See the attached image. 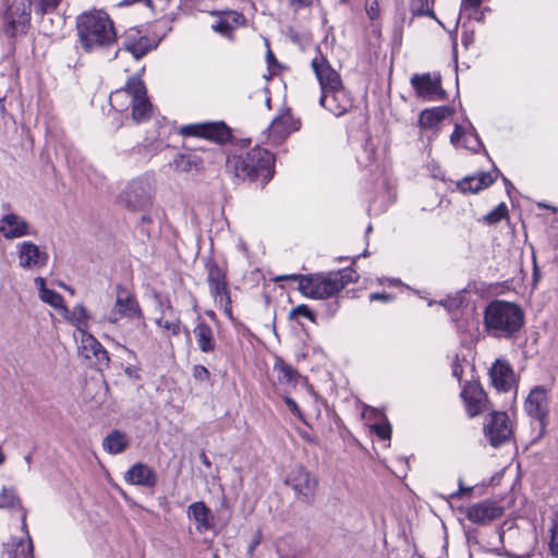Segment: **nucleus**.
<instances>
[{"instance_id": "nucleus-13", "label": "nucleus", "mask_w": 558, "mask_h": 558, "mask_svg": "<svg viewBox=\"0 0 558 558\" xmlns=\"http://www.w3.org/2000/svg\"><path fill=\"white\" fill-rule=\"evenodd\" d=\"M484 432L489 444L495 448L508 441L512 434L508 415L505 412L492 413Z\"/></svg>"}, {"instance_id": "nucleus-36", "label": "nucleus", "mask_w": 558, "mask_h": 558, "mask_svg": "<svg viewBox=\"0 0 558 558\" xmlns=\"http://www.w3.org/2000/svg\"><path fill=\"white\" fill-rule=\"evenodd\" d=\"M12 558H34L33 556V543L31 537L27 535V539H20L15 544V548L12 553Z\"/></svg>"}, {"instance_id": "nucleus-50", "label": "nucleus", "mask_w": 558, "mask_h": 558, "mask_svg": "<svg viewBox=\"0 0 558 558\" xmlns=\"http://www.w3.org/2000/svg\"><path fill=\"white\" fill-rule=\"evenodd\" d=\"M293 11H298L302 8H306L312 4L313 0H287Z\"/></svg>"}, {"instance_id": "nucleus-11", "label": "nucleus", "mask_w": 558, "mask_h": 558, "mask_svg": "<svg viewBox=\"0 0 558 558\" xmlns=\"http://www.w3.org/2000/svg\"><path fill=\"white\" fill-rule=\"evenodd\" d=\"M180 134L198 136L219 144H225L231 138V130L223 122L186 124L181 126Z\"/></svg>"}, {"instance_id": "nucleus-59", "label": "nucleus", "mask_w": 558, "mask_h": 558, "mask_svg": "<svg viewBox=\"0 0 558 558\" xmlns=\"http://www.w3.org/2000/svg\"><path fill=\"white\" fill-rule=\"evenodd\" d=\"M463 490H464V489H463L462 487H460V489H459L458 492L453 493V494L451 495V497H453V498H454V497H459Z\"/></svg>"}, {"instance_id": "nucleus-55", "label": "nucleus", "mask_w": 558, "mask_h": 558, "mask_svg": "<svg viewBox=\"0 0 558 558\" xmlns=\"http://www.w3.org/2000/svg\"><path fill=\"white\" fill-rule=\"evenodd\" d=\"M201 460L207 468L210 466V461L208 460L207 456L204 452L201 454Z\"/></svg>"}, {"instance_id": "nucleus-53", "label": "nucleus", "mask_w": 558, "mask_h": 558, "mask_svg": "<svg viewBox=\"0 0 558 558\" xmlns=\"http://www.w3.org/2000/svg\"><path fill=\"white\" fill-rule=\"evenodd\" d=\"M35 284H36V287H37V288H38V290H39V295H41V294H43V291H44V290H47L46 284H45V280H44V278H41V277H37V278L35 279Z\"/></svg>"}, {"instance_id": "nucleus-17", "label": "nucleus", "mask_w": 558, "mask_h": 558, "mask_svg": "<svg viewBox=\"0 0 558 558\" xmlns=\"http://www.w3.org/2000/svg\"><path fill=\"white\" fill-rule=\"evenodd\" d=\"M502 513L504 509L490 500L473 504L465 510L468 520L480 525L488 524L489 522L500 518Z\"/></svg>"}, {"instance_id": "nucleus-20", "label": "nucleus", "mask_w": 558, "mask_h": 558, "mask_svg": "<svg viewBox=\"0 0 558 558\" xmlns=\"http://www.w3.org/2000/svg\"><path fill=\"white\" fill-rule=\"evenodd\" d=\"M411 85L418 97L436 100L444 95L439 78H433L430 74L413 75Z\"/></svg>"}, {"instance_id": "nucleus-21", "label": "nucleus", "mask_w": 558, "mask_h": 558, "mask_svg": "<svg viewBox=\"0 0 558 558\" xmlns=\"http://www.w3.org/2000/svg\"><path fill=\"white\" fill-rule=\"evenodd\" d=\"M461 397L465 402L469 415L472 417L482 413L486 408V393L483 388L475 383L468 384L463 388Z\"/></svg>"}, {"instance_id": "nucleus-18", "label": "nucleus", "mask_w": 558, "mask_h": 558, "mask_svg": "<svg viewBox=\"0 0 558 558\" xmlns=\"http://www.w3.org/2000/svg\"><path fill=\"white\" fill-rule=\"evenodd\" d=\"M0 233L7 240L20 239L32 234L27 220L14 213H8L1 217Z\"/></svg>"}, {"instance_id": "nucleus-27", "label": "nucleus", "mask_w": 558, "mask_h": 558, "mask_svg": "<svg viewBox=\"0 0 558 558\" xmlns=\"http://www.w3.org/2000/svg\"><path fill=\"white\" fill-rule=\"evenodd\" d=\"M196 343L203 353H211L216 349V340L211 327L199 322L193 330Z\"/></svg>"}, {"instance_id": "nucleus-23", "label": "nucleus", "mask_w": 558, "mask_h": 558, "mask_svg": "<svg viewBox=\"0 0 558 558\" xmlns=\"http://www.w3.org/2000/svg\"><path fill=\"white\" fill-rule=\"evenodd\" d=\"M296 129L292 116L289 112H284L276 117L270 123L267 130L268 140L271 144L279 145Z\"/></svg>"}, {"instance_id": "nucleus-39", "label": "nucleus", "mask_w": 558, "mask_h": 558, "mask_svg": "<svg viewBox=\"0 0 558 558\" xmlns=\"http://www.w3.org/2000/svg\"><path fill=\"white\" fill-rule=\"evenodd\" d=\"M410 9L414 15H428L435 17L434 12L429 9L428 0H412Z\"/></svg>"}, {"instance_id": "nucleus-42", "label": "nucleus", "mask_w": 558, "mask_h": 558, "mask_svg": "<svg viewBox=\"0 0 558 558\" xmlns=\"http://www.w3.org/2000/svg\"><path fill=\"white\" fill-rule=\"evenodd\" d=\"M213 29L216 32V33H219L221 35H225V36H228L231 34V32L233 31V25L230 23V21L228 19H226V16L221 20H219L218 22H216L214 25H213Z\"/></svg>"}, {"instance_id": "nucleus-61", "label": "nucleus", "mask_w": 558, "mask_h": 558, "mask_svg": "<svg viewBox=\"0 0 558 558\" xmlns=\"http://www.w3.org/2000/svg\"><path fill=\"white\" fill-rule=\"evenodd\" d=\"M400 281L399 280H392L391 283L392 284H398Z\"/></svg>"}, {"instance_id": "nucleus-43", "label": "nucleus", "mask_w": 558, "mask_h": 558, "mask_svg": "<svg viewBox=\"0 0 558 558\" xmlns=\"http://www.w3.org/2000/svg\"><path fill=\"white\" fill-rule=\"evenodd\" d=\"M125 50L129 51L130 53H132V56L135 59L142 58L148 51V49L145 46H143L142 43H138V44L126 43Z\"/></svg>"}, {"instance_id": "nucleus-57", "label": "nucleus", "mask_w": 558, "mask_h": 558, "mask_svg": "<svg viewBox=\"0 0 558 558\" xmlns=\"http://www.w3.org/2000/svg\"><path fill=\"white\" fill-rule=\"evenodd\" d=\"M118 345H119L122 350H124V351H125L130 356L135 357V353H134V351L129 350L126 347H124V345H120L119 343H118Z\"/></svg>"}, {"instance_id": "nucleus-15", "label": "nucleus", "mask_w": 558, "mask_h": 558, "mask_svg": "<svg viewBox=\"0 0 558 558\" xmlns=\"http://www.w3.org/2000/svg\"><path fill=\"white\" fill-rule=\"evenodd\" d=\"M19 265L24 269H39L47 265L49 255L32 241H23L17 244Z\"/></svg>"}, {"instance_id": "nucleus-8", "label": "nucleus", "mask_w": 558, "mask_h": 558, "mask_svg": "<svg viewBox=\"0 0 558 558\" xmlns=\"http://www.w3.org/2000/svg\"><path fill=\"white\" fill-rule=\"evenodd\" d=\"M122 318L142 319L143 313L134 294L126 288L118 286L116 301L107 319L111 324H117Z\"/></svg>"}, {"instance_id": "nucleus-49", "label": "nucleus", "mask_w": 558, "mask_h": 558, "mask_svg": "<svg viewBox=\"0 0 558 558\" xmlns=\"http://www.w3.org/2000/svg\"><path fill=\"white\" fill-rule=\"evenodd\" d=\"M284 402L293 414H295L299 418L303 420L302 412L296 402L292 398L286 397Z\"/></svg>"}, {"instance_id": "nucleus-45", "label": "nucleus", "mask_w": 558, "mask_h": 558, "mask_svg": "<svg viewBox=\"0 0 558 558\" xmlns=\"http://www.w3.org/2000/svg\"><path fill=\"white\" fill-rule=\"evenodd\" d=\"M549 547L551 554L558 557V523H556L551 530Z\"/></svg>"}, {"instance_id": "nucleus-2", "label": "nucleus", "mask_w": 558, "mask_h": 558, "mask_svg": "<svg viewBox=\"0 0 558 558\" xmlns=\"http://www.w3.org/2000/svg\"><path fill=\"white\" fill-rule=\"evenodd\" d=\"M311 65L322 88L320 106L336 117L347 113L352 107V99L344 89L340 75L322 54L313 58Z\"/></svg>"}, {"instance_id": "nucleus-34", "label": "nucleus", "mask_w": 558, "mask_h": 558, "mask_svg": "<svg viewBox=\"0 0 558 558\" xmlns=\"http://www.w3.org/2000/svg\"><path fill=\"white\" fill-rule=\"evenodd\" d=\"M21 507L20 498L12 487H3L0 492V508L2 509H16Z\"/></svg>"}, {"instance_id": "nucleus-47", "label": "nucleus", "mask_w": 558, "mask_h": 558, "mask_svg": "<svg viewBox=\"0 0 558 558\" xmlns=\"http://www.w3.org/2000/svg\"><path fill=\"white\" fill-rule=\"evenodd\" d=\"M226 19L230 21V23L233 25V29L244 23V16L235 11H230L227 13Z\"/></svg>"}, {"instance_id": "nucleus-37", "label": "nucleus", "mask_w": 558, "mask_h": 558, "mask_svg": "<svg viewBox=\"0 0 558 558\" xmlns=\"http://www.w3.org/2000/svg\"><path fill=\"white\" fill-rule=\"evenodd\" d=\"M508 214V208L505 203H500L496 208L483 217V221L487 225H496Z\"/></svg>"}, {"instance_id": "nucleus-9", "label": "nucleus", "mask_w": 558, "mask_h": 558, "mask_svg": "<svg viewBox=\"0 0 558 558\" xmlns=\"http://www.w3.org/2000/svg\"><path fill=\"white\" fill-rule=\"evenodd\" d=\"M130 88L132 92L129 98L128 110L131 109L132 119L136 123L149 120L153 113V105L148 99L144 82L137 76H132Z\"/></svg>"}, {"instance_id": "nucleus-3", "label": "nucleus", "mask_w": 558, "mask_h": 558, "mask_svg": "<svg viewBox=\"0 0 558 558\" xmlns=\"http://www.w3.org/2000/svg\"><path fill=\"white\" fill-rule=\"evenodd\" d=\"M76 28L82 48L92 52L116 43L112 21L104 11L85 12L77 17Z\"/></svg>"}, {"instance_id": "nucleus-33", "label": "nucleus", "mask_w": 558, "mask_h": 558, "mask_svg": "<svg viewBox=\"0 0 558 558\" xmlns=\"http://www.w3.org/2000/svg\"><path fill=\"white\" fill-rule=\"evenodd\" d=\"M130 86H131V77L128 80L124 87L119 88L110 94L109 101H110L111 107L114 110H117L119 112L128 111L129 98H130L131 92H132Z\"/></svg>"}, {"instance_id": "nucleus-46", "label": "nucleus", "mask_w": 558, "mask_h": 558, "mask_svg": "<svg viewBox=\"0 0 558 558\" xmlns=\"http://www.w3.org/2000/svg\"><path fill=\"white\" fill-rule=\"evenodd\" d=\"M366 13L371 20L379 16V5L377 0H372L366 3Z\"/></svg>"}, {"instance_id": "nucleus-25", "label": "nucleus", "mask_w": 558, "mask_h": 558, "mask_svg": "<svg viewBox=\"0 0 558 558\" xmlns=\"http://www.w3.org/2000/svg\"><path fill=\"white\" fill-rule=\"evenodd\" d=\"M498 170L493 172H481L477 175L468 177L458 183V189L462 193H477L492 185L497 179Z\"/></svg>"}, {"instance_id": "nucleus-35", "label": "nucleus", "mask_w": 558, "mask_h": 558, "mask_svg": "<svg viewBox=\"0 0 558 558\" xmlns=\"http://www.w3.org/2000/svg\"><path fill=\"white\" fill-rule=\"evenodd\" d=\"M34 8L36 15L43 16L44 14L51 13L60 3L61 0H29Z\"/></svg>"}, {"instance_id": "nucleus-54", "label": "nucleus", "mask_w": 558, "mask_h": 558, "mask_svg": "<svg viewBox=\"0 0 558 558\" xmlns=\"http://www.w3.org/2000/svg\"><path fill=\"white\" fill-rule=\"evenodd\" d=\"M481 4V0H463V5L465 8L475 9Z\"/></svg>"}, {"instance_id": "nucleus-41", "label": "nucleus", "mask_w": 558, "mask_h": 558, "mask_svg": "<svg viewBox=\"0 0 558 558\" xmlns=\"http://www.w3.org/2000/svg\"><path fill=\"white\" fill-rule=\"evenodd\" d=\"M157 325L168 331L171 332V335H179L180 331H181V323L179 319H174V320H162V319H158L157 322Z\"/></svg>"}, {"instance_id": "nucleus-19", "label": "nucleus", "mask_w": 558, "mask_h": 558, "mask_svg": "<svg viewBox=\"0 0 558 558\" xmlns=\"http://www.w3.org/2000/svg\"><path fill=\"white\" fill-rule=\"evenodd\" d=\"M493 386L502 392L511 390L515 386L513 369L508 361L497 359L489 369Z\"/></svg>"}, {"instance_id": "nucleus-24", "label": "nucleus", "mask_w": 558, "mask_h": 558, "mask_svg": "<svg viewBox=\"0 0 558 558\" xmlns=\"http://www.w3.org/2000/svg\"><path fill=\"white\" fill-rule=\"evenodd\" d=\"M124 480L132 485L153 487L156 485L157 476L148 465L136 463L125 473Z\"/></svg>"}, {"instance_id": "nucleus-6", "label": "nucleus", "mask_w": 558, "mask_h": 558, "mask_svg": "<svg viewBox=\"0 0 558 558\" xmlns=\"http://www.w3.org/2000/svg\"><path fill=\"white\" fill-rule=\"evenodd\" d=\"M155 177L144 173L128 183L120 195V202L131 210H146L153 205Z\"/></svg>"}, {"instance_id": "nucleus-58", "label": "nucleus", "mask_w": 558, "mask_h": 558, "mask_svg": "<svg viewBox=\"0 0 558 558\" xmlns=\"http://www.w3.org/2000/svg\"><path fill=\"white\" fill-rule=\"evenodd\" d=\"M124 372H125V374H128L129 376H132V375H133V372H134V368H133L132 366H128V367L125 368V371H124Z\"/></svg>"}, {"instance_id": "nucleus-52", "label": "nucleus", "mask_w": 558, "mask_h": 558, "mask_svg": "<svg viewBox=\"0 0 558 558\" xmlns=\"http://www.w3.org/2000/svg\"><path fill=\"white\" fill-rule=\"evenodd\" d=\"M260 534H256L254 539L252 541V543L250 544L248 546V555H253V553L255 551L256 547L259 545L260 543Z\"/></svg>"}, {"instance_id": "nucleus-29", "label": "nucleus", "mask_w": 558, "mask_h": 558, "mask_svg": "<svg viewBox=\"0 0 558 558\" xmlns=\"http://www.w3.org/2000/svg\"><path fill=\"white\" fill-rule=\"evenodd\" d=\"M130 445V439L126 434L113 430L102 440L104 449L110 454H119L123 452Z\"/></svg>"}, {"instance_id": "nucleus-44", "label": "nucleus", "mask_w": 558, "mask_h": 558, "mask_svg": "<svg viewBox=\"0 0 558 558\" xmlns=\"http://www.w3.org/2000/svg\"><path fill=\"white\" fill-rule=\"evenodd\" d=\"M193 377L198 381H207L210 378V373L205 366L195 365L193 367Z\"/></svg>"}, {"instance_id": "nucleus-26", "label": "nucleus", "mask_w": 558, "mask_h": 558, "mask_svg": "<svg viewBox=\"0 0 558 558\" xmlns=\"http://www.w3.org/2000/svg\"><path fill=\"white\" fill-rule=\"evenodd\" d=\"M453 109L449 106H439L432 109H425L421 112L418 124L424 129L437 126L444 119L450 117Z\"/></svg>"}, {"instance_id": "nucleus-31", "label": "nucleus", "mask_w": 558, "mask_h": 558, "mask_svg": "<svg viewBox=\"0 0 558 558\" xmlns=\"http://www.w3.org/2000/svg\"><path fill=\"white\" fill-rule=\"evenodd\" d=\"M274 369L278 373L277 379L281 385L295 386L300 379L299 372L287 364L282 359L276 360Z\"/></svg>"}, {"instance_id": "nucleus-7", "label": "nucleus", "mask_w": 558, "mask_h": 558, "mask_svg": "<svg viewBox=\"0 0 558 558\" xmlns=\"http://www.w3.org/2000/svg\"><path fill=\"white\" fill-rule=\"evenodd\" d=\"M284 484L291 487L296 499L302 502L312 504L316 496L318 478L305 466L295 465L287 474Z\"/></svg>"}, {"instance_id": "nucleus-56", "label": "nucleus", "mask_w": 558, "mask_h": 558, "mask_svg": "<svg viewBox=\"0 0 558 558\" xmlns=\"http://www.w3.org/2000/svg\"><path fill=\"white\" fill-rule=\"evenodd\" d=\"M506 556L508 558H529L530 557L529 555H515V554H510V553H506Z\"/></svg>"}, {"instance_id": "nucleus-28", "label": "nucleus", "mask_w": 558, "mask_h": 558, "mask_svg": "<svg viewBox=\"0 0 558 558\" xmlns=\"http://www.w3.org/2000/svg\"><path fill=\"white\" fill-rule=\"evenodd\" d=\"M62 310L64 312L65 319L75 326L76 331L74 333L80 335L87 331L90 315L84 305L77 304L71 311L66 307H63Z\"/></svg>"}, {"instance_id": "nucleus-12", "label": "nucleus", "mask_w": 558, "mask_h": 558, "mask_svg": "<svg viewBox=\"0 0 558 558\" xmlns=\"http://www.w3.org/2000/svg\"><path fill=\"white\" fill-rule=\"evenodd\" d=\"M524 408L529 416L539 422L541 434H544L549 414L548 390L544 386L534 387L525 399Z\"/></svg>"}, {"instance_id": "nucleus-14", "label": "nucleus", "mask_w": 558, "mask_h": 558, "mask_svg": "<svg viewBox=\"0 0 558 558\" xmlns=\"http://www.w3.org/2000/svg\"><path fill=\"white\" fill-rule=\"evenodd\" d=\"M75 340L78 342V353L89 361H94L99 366H108L110 359L106 349L101 343L88 331L80 335L74 333Z\"/></svg>"}, {"instance_id": "nucleus-40", "label": "nucleus", "mask_w": 558, "mask_h": 558, "mask_svg": "<svg viewBox=\"0 0 558 558\" xmlns=\"http://www.w3.org/2000/svg\"><path fill=\"white\" fill-rule=\"evenodd\" d=\"M301 317L307 318L311 322L315 320L313 312L305 304L298 305L296 307L292 308L289 313V318L291 319H299Z\"/></svg>"}, {"instance_id": "nucleus-5", "label": "nucleus", "mask_w": 558, "mask_h": 558, "mask_svg": "<svg viewBox=\"0 0 558 558\" xmlns=\"http://www.w3.org/2000/svg\"><path fill=\"white\" fill-rule=\"evenodd\" d=\"M484 324L490 336L510 338L522 327L523 313L513 303L496 300L486 307Z\"/></svg>"}, {"instance_id": "nucleus-62", "label": "nucleus", "mask_w": 558, "mask_h": 558, "mask_svg": "<svg viewBox=\"0 0 558 558\" xmlns=\"http://www.w3.org/2000/svg\"><path fill=\"white\" fill-rule=\"evenodd\" d=\"M272 58H274V57H272L271 52L269 51V53H268V59H272Z\"/></svg>"}, {"instance_id": "nucleus-51", "label": "nucleus", "mask_w": 558, "mask_h": 558, "mask_svg": "<svg viewBox=\"0 0 558 558\" xmlns=\"http://www.w3.org/2000/svg\"><path fill=\"white\" fill-rule=\"evenodd\" d=\"M392 296L388 293H372L369 295V300L373 302V301H380V302H389L391 301Z\"/></svg>"}, {"instance_id": "nucleus-48", "label": "nucleus", "mask_w": 558, "mask_h": 558, "mask_svg": "<svg viewBox=\"0 0 558 558\" xmlns=\"http://www.w3.org/2000/svg\"><path fill=\"white\" fill-rule=\"evenodd\" d=\"M377 436L384 440L390 439L391 436V427L389 424L387 425H375L374 426Z\"/></svg>"}, {"instance_id": "nucleus-22", "label": "nucleus", "mask_w": 558, "mask_h": 558, "mask_svg": "<svg viewBox=\"0 0 558 558\" xmlns=\"http://www.w3.org/2000/svg\"><path fill=\"white\" fill-rule=\"evenodd\" d=\"M186 514L195 523L198 533L210 531L215 526V518L210 509L203 501H195L187 507Z\"/></svg>"}, {"instance_id": "nucleus-38", "label": "nucleus", "mask_w": 558, "mask_h": 558, "mask_svg": "<svg viewBox=\"0 0 558 558\" xmlns=\"http://www.w3.org/2000/svg\"><path fill=\"white\" fill-rule=\"evenodd\" d=\"M43 302L49 304L50 306L54 308H63V298L60 293L56 292L54 290H44L43 294L39 295Z\"/></svg>"}, {"instance_id": "nucleus-1", "label": "nucleus", "mask_w": 558, "mask_h": 558, "mask_svg": "<svg viewBox=\"0 0 558 558\" xmlns=\"http://www.w3.org/2000/svg\"><path fill=\"white\" fill-rule=\"evenodd\" d=\"M357 279L359 275L352 268L327 274L286 275L277 278V280L298 281L300 292L315 300L331 298L343 290L349 283L356 282Z\"/></svg>"}, {"instance_id": "nucleus-32", "label": "nucleus", "mask_w": 558, "mask_h": 558, "mask_svg": "<svg viewBox=\"0 0 558 558\" xmlns=\"http://www.w3.org/2000/svg\"><path fill=\"white\" fill-rule=\"evenodd\" d=\"M469 136H474L475 141L478 143V135L476 134V131L474 126L469 122L468 129L463 128L462 125L456 124L454 130L450 136V143L454 147H469Z\"/></svg>"}, {"instance_id": "nucleus-4", "label": "nucleus", "mask_w": 558, "mask_h": 558, "mask_svg": "<svg viewBox=\"0 0 558 558\" xmlns=\"http://www.w3.org/2000/svg\"><path fill=\"white\" fill-rule=\"evenodd\" d=\"M275 157L267 149L254 147L243 156H232L227 160V169L240 179L268 183L274 174Z\"/></svg>"}, {"instance_id": "nucleus-60", "label": "nucleus", "mask_w": 558, "mask_h": 558, "mask_svg": "<svg viewBox=\"0 0 558 558\" xmlns=\"http://www.w3.org/2000/svg\"><path fill=\"white\" fill-rule=\"evenodd\" d=\"M25 460L29 464L31 463V456L25 457Z\"/></svg>"}, {"instance_id": "nucleus-30", "label": "nucleus", "mask_w": 558, "mask_h": 558, "mask_svg": "<svg viewBox=\"0 0 558 558\" xmlns=\"http://www.w3.org/2000/svg\"><path fill=\"white\" fill-rule=\"evenodd\" d=\"M202 165L201 158L195 154H178L169 166L177 172H192L198 170Z\"/></svg>"}, {"instance_id": "nucleus-16", "label": "nucleus", "mask_w": 558, "mask_h": 558, "mask_svg": "<svg viewBox=\"0 0 558 558\" xmlns=\"http://www.w3.org/2000/svg\"><path fill=\"white\" fill-rule=\"evenodd\" d=\"M32 11L34 8L29 0H16L12 3L5 13V21L12 35L27 29Z\"/></svg>"}, {"instance_id": "nucleus-10", "label": "nucleus", "mask_w": 558, "mask_h": 558, "mask_svg": "<svg viewBox=\"0 0 558 558\" xmlns=\"http://www.w3.org/2000/svg\"><path fill=\"white\" fill-rule=\"evenodd\" d=\"M207 269V281L209 284L210 293L215 298V302L219 305L223 313L228 317H231V298L228 291L226 271L216 263L208 264Z\"/></svg>"}]
</instances>
